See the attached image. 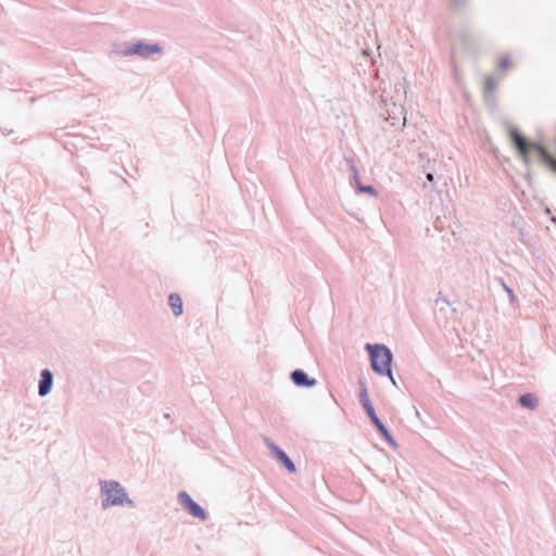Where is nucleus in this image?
Wrapping results in <instances>:
<instances>
[{
  "label": "nucleus",
  "mask_w": 556,
  "mask_h": 556,
  "mask_svg": "<svg viewBox=\"0 0 556 556\" xmlns=\"http://www.w3.org/2000/svg\"><path fill=\"white\" fill-rule=\"evenodd\" d=\"M52 387V374L48 369H43L41 372V380L39 382V395H47Z\"/></svg>",
  "instance_id": "nucleus-8"
},
{
  "label": "nucleus",
  "mask_w": 556,
  "mask_h": 556,
  "mask_svg": "<svg viewBox=\"0 0 556 556\" xmlns=\"http://www.w3.org/2000/svg\"><path fill=\"white\" fill-rule=\"evenodd\" d=\"M509 137L525 164L530 163L529 154L535 152L539 154L540 160L556 173V159H554L542 144L526 140L516 128L509 129Z\"/></svg>",
  "instance_id": "nucleus-2"
},
{
  "label": "nucleus",
  "mask_w": 556,
  "mask_h": 556,
  "mask_svg": "<svg viewBox=\"0 0 556 556\" xmlns=\"http://www.w3.org/2000/svg\"><path fill=\"white\" fill-rule=\"evenodd\" d=\"M361 402L363 404V407L366 409L367 407H371V402L368 397V393H367V390L366 388H364L361 392Z\"/></svg>",
  "instance_id": "nucleus-13"
},
{
  "label": "nucleus",
  "mask_w": 556,
  "mask_h": 556,
  "mask_svg": "<svg viewBox=\"0 0 556 556\" xmlns=\"http://www.w3.org/2000/svg\"><path fill=\"white\" fill-rule=\"evenodd\" d=\"M509 137L525 164L530 163L529 154L535 152L539 154L540 160L556 173V159H554L542 144L526 140L516 128L509 129Z\"/></svg>",
  "instance_id": "nucleus-1"
},
{
  "label": "nucleus",
  "mask_w": 556,
  "mask_h": 556,
  "mask_svg": "<svg viewBox=\"0 0 556 556\" xmlns=\"http://www.w3.org/2000/svg\"><path fill=\"white\" fill-rule=\"evenodd\" d=\"M180 504L195 518L204 520L206 514L204 509L199 506L186 492H180L178 495Z\"/></svg>",
  "instance_id": "nucleus-5"
},
{
  "label": "nucleus",
  "mask_w": 556,
  "mask_h": 556,
  "mask_svg": "<svg viewBox=\"0 0 556 556\" xmlns=\"http://www.w3.org/2000/svg\"><path fill=\"white\" fill-rule=\"evenodd\" d=\"M293 382L301 387H312L315 384L314 380H308L307 376L302 370H295L291 375Z\"/></svg>",
  "instance_id": "nucleus-9"
},
{
  "label": "nucleus",
  "mask_w": 556,
  "mask_h": 556,
  "mask_svg": "<svg viewBox=\"0 0 556 556\" xmlns=\"http://www.w3.org/2000/svg\"><path fill=\"white\" fill-rule=\"evenodd\" d=\"M160 51L161 48L159 45L138 43L130 49L129 53L149 56L153 53H159Z\"/></svg>",
  "instance_id": "nucleus-7"
},
{
  "label": "nucleus",
  "mask_w": 556,
  "mask_h": 556,
  "mask_svg": "<svg viewBox=\"0 0 556 556\" xmlns=\"http://www.w3.org/2000/svg\"><path fill=\"white\" fill-rule=\"evenodd\" d=\"M102 492L104 494L103 506L121 505L126 498L124 490L117 482L105 481L102 483Z\"/></svg>",
  "instance_id": "nucleus-4"
},
{
  "label": "nucleus",
  "mask_w": 556,
  "mask_h": 556,
  "mask_svg": "<svg viewBox=\"0 0 556 556\" xmlns=\"http://www.w3.org/2000/svg\"><path fill=\"white\" fill-rule=\"evenodd\" d=\"M372 369L379 375L391 376L392 354L384 345H367Z\"/></svg>",
  "instance_id": "nucleus-3"
},
{
  "label": "nucleus",
  "mask_w": 556,
  "mask_h": 556,
  "mask_svg": "<svg viewBox=\"0 0 556 556\" xmlns=\"http://www.w3.org/2000/svg\"><path fill=\"white\" fill-rule=\"evenodd\" d=\"M168 302H169V306L172 307V309L176 316H178L182 313V301H181L180 295L170 294Z\"/></svg>",
  "instance_id": "nucleus-11"
},
{
  "label": "nucleus",
  "mask_w": 556,
  "mask_h": 556,
  "mask_svg": "<svg viewBox=\"0 0 556 556\" xmlns=\"http://www.w3.org/2000/svg\"><path fill=\"white\" fill-rule=\"evenodd\" d=\"M366 191H368V192H372V191H374V189H372V187H367V188H366Z\"/></svg>",
  "instance_id": "nucleus-16"
},
{
  "label": "nucleus",
  "mask_w": 556,
  "mask_h": 556,
  "mask_svg": "<svg viewBox=\"0 0 556 556\" xmlns=\"http://www.w3.org/2000/svg\"><path fill=\"white\" fill-rule=\"evenodd\" d=\"M505 290L509 293V295L511 296L513 300H515V294L514 292L511 291V289H509L507 286H504Z\"/></svg>",
  "instance_id": "nucleus-14"
},
{
  "label": "nucleus",
  "mask_w": 556,
  "mask_h": 556,
  "mask_svg": "<svg viewBox=\"0 0 556 556\" xmlns=\"http://www.w3.org/2000/svg\"><path fill=\"white\" fill-rule=\"evenodd\" d=\"M519 402L521 403V405H523L528 408H531V409L536 407V399L531 393H526V394L521 395L519 399Z\"/></svg>",
  "instance_id": "nucleus-12"
},
{
  "label": "nucleus",
  "mask_w": 556,
  "mask_h": 556,
  "mask_svg": "<svg viewBox=\"0 0 556 556\" xmlns=\"http://www.w3.org/2000/svg\"><path fill=\"white\" fill-rule=\"evenodd\" d=\"M276 457L285 465L289 472H295V466L288 455L277 446L273 447Z\"/></svg>",
  "instance_id": "nucleus-10"
},
{
  "label": "nucleus",
  "mask_w": 556,
  "mask_h": 556,
  "mask_svg": "<svg viewBox=\"0 0 556 556\" xmlns=\"http://www.w3.org/2000/svg\"><path fill=\"white\" fill-rule=\"evenodd\" d=\"M365 410H366L367 415L369 416L370 420L372 421V424L377 427L379 432L382 434V437L391 445H395V442H394L392 435L390 434L388 429L383 426V424L380 421V419L377 417L374 407L372 406L371 407H367Z\"/></svg>",
  "instance_id": "nucleus-6"
},
{
  "label": "nucleus",
  "mask_w": 556,
  "mask_h": 556,
  "mask_svg": "<svg viewBox=\"0 0 556 556\" xmlns=\"http://www.w3.org/2000/svg\"><path fill=\"white\" fill-rule=\"evenodd\" d=\"M427 179H428L429 181H433V175H432V174H428V175H427Z\"/></svg>",
  "instance_id": "nucleus-15"
}]
</instances>
